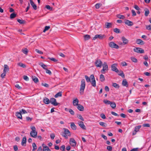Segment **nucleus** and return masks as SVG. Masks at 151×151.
<instances>
[{
  "instance_id": "nucleus-8",
  "label": "nucleus",
  "mask_w": 151,
  "mask_h": 151,
  "mask_svg": "<svg viewBox=\"0 0 151 151\" xmlns=\"http://www.w3.org/2000/svg\"><path fill=\"white\" fill-rule=\"evenodd\" d=\"M106 37V36L104 35H96L93 38V40H95L96 39L99 38L100 40H102Z\"/></svg>"
},
{
  "instance_id": "nucleus-22",
  "label": "nucleus",
  "mask_w": 151,
  "mask_h": 151,
  "mask_svg": "<svg viewBox=\"0 0 151 151\" xmlns=\"http://www.w3.org/2000/svg\"><path fill=\"white\" fill-rule=\"evenodd\" d=\"M16 116L19 119H22L21 113L20 111L17 112L16 113Z\"/></svg>"
},
{
  "instance_id": "nucleus-7",
  "label": "nucleus",
  "mask_w": 151,
  "mask_h": 151,
  "mask_svg": "<svg viewBox=\"0 0 151 151\" xmlns=\"http://www.w3.org/2000/svg\"><path fill=\"white\" fill-rule=\"evenodd\" d=\"M95 65L97 67L101 68L103 63L100 59H96L95 62Z\"/></svg>"
},
{
  "instance_id": "nucleus-38",
  "label": "nucleus",
  "mask_w": 151,
  "mask_h": 151,
  "mask_svg": "<svg viewBox=\"0 0 151 151\" xmlns=\"http://www.w3.org/2000/svg\"><path fill=\"white\" fill-rule=\"evenodd\" d=\"M17 16V14L14 13H12L10 14V18L12 19L14 18Z\"/></svg>"
},
{
  "instance_id": "nucleus-54",
  "label": "nucleus",
  "mask_w": 151,
  "mask_h": 151,
  "mask_svg": "<svg viewBox=\"0 0 151 151\" xmlns=\"http://www.w3.org/2000/svg\"><path fill=\"white\" fill-rule=\"evenodd\" d=\"M107 149L109 151H111L112 150V147L110 146H108L107 147Z\"/></svg>"
},
{
  "instance_id": "nucleus-5",
  "label": "nucleus",
  "mask_w": 151,
  "mask_h": 151,
  "mask_svg": "<svg viewBox=\"0 0 151 151\" xmlns=\"http://www.w3.org/2000/svg\"><path fill=\"white\" fill-rule=\"evenodd\" d=\"M108 44L109 46L111 48L116 49H118L119 48V46L113 42H109Z\"/></svg>"
},
{
  "instance_id": "nucleus-16",
  "label": "nucleus",
  "mask_w": 151,
  "mask_h": 151,
  "mask_svg": "<svg viewBox=\"0 0 151 151\" xmlns=\"http://www.w3.org/2000/svg\"><path fill=\"white\" fill-rule=\"evenodd\" d=\"M79 100L77 98L74 99L73 101V105L74 106H77L79 104Z\"/></svg>"
},
{
  "instance_id": "nucleus-61",
  "label": "nucleus",
  "mask_w": 151,
  "mask_h": 151,
  "mask_svg": "<svg viewBox=\"0 0 151 151\" xmlns=\"http://www.w3.org/2000/svg\"><path fill=\"white\" fill-rule=\"evenodd\" d=\"M55 137V135L54 134H50V137L52 139H54Z\"/></svg>"
},
{
  "instance_id": "nucleus-56",
  "label": "nucleus",
  "mask_w": 151,
  "mask_h": 151,
  "mask_svg": "<svg viewBox=\"0 0 151 151\" xmlns=\"http://www.w3.org/2000/svg\"><path fill=\"white\" fill-rule=\"evenodd\" d=\"M45 70L47 73L48 74L50 75H51L52 74V73L50 70L47 69V68Z\"/></svg>"
},
{
  "instance_id": "nucleus-13",
  "label": "nucleus",
  "mask_w": 151,
  "mask_h": 151,
  "mask_svg": "<svg viewBox=\"0 0 151 151\" xmlns=\"http://www.w3.org/2000/svg\"><path fill=\"white\" fill-rule=\"evenodd\" d=\"M116 64L115 63L112 64L111 66V70L116 73H118L119 70L116 68Z\"/></svg>"
},
{
  "instance_id": "nucleus-41",
  "label": "nucleus",
  "mask_w": 151,
  "mask_h": 151,
  "mask_svg": "<svg viewBox=\"0 0 151 151\" xmlns=\"http://www.w3.org/2000/svg\"><path fill=\"white\" fill-rule=\"evenodd\" d=\"M132 61L134 63H137V60L134 57H132L131 58Z\"/></svg>"
},
{
  "instance_id": "nucleus-36",
  "label": "nucleus",
  "mask_w": 151,
  "mask_h": 151,
  "mask_svg": "<svg viewBox=\"0 0 151 151\" xmlns=\"http://www.w3.org/2000/svg\"><path fill=\"white\" fill-rule=\"evenodd\" d=\"M84 40H89L90 38V36L88 35H85L84 36Z\"/></svg>"
},
{
  "instance_id": "nucleus-12",
  "label": "nucleus",
  "mask_w": 151,
  "mask_h": 151,
  "mask_svg": "<svg viewBox=\"0 0 151 151\" xmlns=\"http://www.w3.org/2000/svg\"><path fill=\"white\" fill-rule=\"evenodd\" d=\"M121 39L123 42V43H122L121 44H120L121 45H125L128 44L129 42V40L125 37H122Z\"/></svg>"
},
{
  "instance_id": "nucleus-2",
  "label": "nucleus",
  "mask_w": 151,
  "mask_h": 151,
  "mask_svg": "<svg viewBox=\"0 0 151 151\" xmlns=\"http://www.w3.org/2000/svg\"><path fill=\"white\" fill-rule=\"evenodd\" d=\"M32 131L30 132V135L31 137L33 138H36L37 137V132L36 131V128L34 126L31 127Z\"/></svg>"
},
{
  "instance_id": "nucleus-19",
  "label": "nucleus",
  "mask_w": 151,
  "mask_h": 151,
  "mask_svg": "<svg viewBox=\"0 0 151 151\" xmlns=\"http://www.w3.org/2000/svg\"><path fill=\"white\" fill-rule=\"evenodd\" d=\"M27 142L26 138L25 137H24L21 143V145L22 146H25L26 143Z\"/></svg>"
},
{
  "instance_id": "nucleus-15",
  "label": "nucleus",
  "mask_w": 151,
  "mask_h": 151,
  "mask_svg": "<svg viewBox=\"0 0 151 151\" xmlns=\"http://www.w3.org/2000/svg\"><path fill=\"white\" fill-rule=\"evenodd\" d=\"M78 124L79 126L83 129H86V127L82 121H80L78 122Z\"/></svg>"
},
{
  "instance_id": "nucleus-14",
  "label": "nucleus",
  "mask_w": 151,
  "mask_h": 151,
  "mask_svg": "<svg viewBox=\"0 0 151 151\" xmlns=\"http://www.w3.org/2000/svg\"><path fill=\"white\" fill-rule=\"evenodd\" d=\"M112 25V23H110L106 22L105 24V27L107 29L111 28Z\"/></svg>"
},
{
  "instance_id": "nucleus-55",
  "label": "nucleus",
  "mask_w": 151,
  "mask_h": 151,
  "mask_svg": "<svg viewBox=\"0 0 151 151\" xmlns=\"http://www.w3.org/2000/svg\"><path fill=\"white\" fill-rule=\"evenodd\" d=\"M35 50L36 52L38 53L39 54H42L43 53V52L42 51H40V50L38 49H36Z\"/></svg>"
},
{
  "instance_id": "nucleus-42",
  "label": "nucleus",
  "mask_w": 151,
  "mask_h": 151,
  "mask_svg": "<svg viewBox=\"0 0 151 151\" xmlns=\"http://www.w3.org/2000/svg\"><path fill=\"white\" fill-rule=\"evenodd\" d=\"M17 21L20 24H23L25 22L24 21L19 19H17Z\"/></svg>"
},
{
  "instance_id": "nucleus-11",
  "label": "nucleus",
  "mask_w": 151,
  "mask_h": 151,
  "mask_svg": "<svg viewBox=\"0 0 151 151\" xmlns=\"http://www.w3.org/2000/svg\"><path fill=\"white\" fill-rule=\"evenodd\" d=\"M50 103L54 106H57L58 104V103L56 102V99L53 98H51L50 99Z\"/></svg>"
},
{
  "instance_id": "nucleus-27",
  "label": "nucleus",
  "mask_w": 151,
  "mask_h": 151,
  "mask_svg": "<svg viewBox=\"0 0 151 151\" xmlns=\"http://www.w3.org/2000/svg\"><path fill=\"white\" fill-rule=\"evenodd\" d=\"M4 72H6L9 70V68L8 66L7 65H4Z\"/></svg>"
},
{
  "instance_id": "nucleus-17",
  "label": "nucleus",
  "mask_w": 151,
  "mask_h": 151,
  "mask_svg": "<svg viewBox=\"0 0 151 151\" xmlns=\"http://www.w3.org/2000/svg\"><path fill=\"white\" fill-rule=\"evenodd\" d=\"M125 23L126 24L129 26H131L133 24V22L128 20H126Z\"/></svg>"
},
{
  "instance_id": "nucleus-28",
  "label": "nucleus",
  "mask_w": 151,
  "mask_h": 151,
  "mask_svg": "<svg viewBox=\"0 0 151 151\" xmlns=\"http://www.w3.org/2000/svg\"><path fill=\"white\" fill-rule=\"evenodd\" d=\"M17 65L19 66L22 67L23 68H25L26 67V65L22 63L19 62L17 63Z\"/></svg>"
},
{
  "instance_id": "nucleus-43",
  "label": "nucleus",
  "mask_w": 151,
  "mask_h": 151,
  "mask_svg": "<svg viewBox=\"0 0 151 151\" xmlns=\"http://www.w3.org/2000/svg\"><path fill=\"white\" fill-rule=\"evenodd\" d=\"M112 86L114 87L117 88H118L119 87V85L116 83H113Z\"/></svg>"
},
{
  "instance_id": "nucleus-23",
  "label": "nucleus",
  "mask_w": 151,
  "mask_h": 151,
  "mask_svg": "<svg viewBox=\"0 0 151 151\" xmlns=\"http://www.w3.org/2000/svg\"><path fill=\"white\" fill-rule=\"evenodd\" d=\"M136 43L138 45H142L144 44V42L141 40L140 39H138L136 40Z\"/></svg>"
},
{
  "instance_id": "nucleus-48",
  "label": "nucleus",
  "mask_w": 151,
  "mask_h": 151,
  "mask_svg": "<svg viewBox=\"0 0 151 151\" xmlns=\"http://www.w3.org/2000/svg\"><path fill=\"white\" fill-rule=\"evenodd\" d=\"M118 74L119 75L121 76L122 78L124 77V75L122 71H121Z\"/></svg>"
},
{
  "instance_id": "nucleus-53",
  "label": "nucleus",
  "mask_w": 151,
  "mask_h": 151,
  "mask_svg": "<svg viewBox=\"0 0 151 151\" xmlns=\"http://www.w3.org/2000/svg\"><path fill=\"white\" fill-rule=\"evenodd\" d=\"M77 117L80 120L82 121L84 120L83 118L81 115H79L77 116Z\"/></svg>"
},
{
  "instance_id": "nucleus-18",
  "label": "nucleus",
  "mask_w": 151,
  "mask_h": 151,
  "mask_svg": "<svg viewBox=\"0 0 151 151\" xmlns=\"http://www.w3.org/2000/svg\"><path fill=\"white\" fill-rule=\"evenodd\" d=\"M31 5L33 8V9L35 10L37 9V6L35 4L32 0H29Z\"/></svg>"
},
{
  "instance_id": "nucleus-1",
  "label": "nucleus",
  "mask_w": 151,
  "mask_h": 151,
  "mask_svg": "<svg viewBox=\"0 0 151 151\" xmlns=\"http://www.w3.org/2000/svg\"><path fill=\"white\" fill-rule=\"evenodd\" d=\"M86 86L85 81L84 79H83L81 81V84L80 88V93L81 95L83 93L84 90L85 89Z\"/></svg>"
},
{
  "instance_id": "nucleus-26",
  "label": "nucleus",
  "mask_w": 151,
  "mask_h": 151,
  "mask_svg": "<svg viewBox=\"0 0 151 151\" xmlns=\"http://www.w3.org/2000/svg\"><path fill=\"white\" fill-rule=\"evenodd\" d=\"M122 83V85L124 86L127 87L128 86V82L125 79L123 80Z\"/></svg>"
},
{
  "instance_id": "nucleus-60",
  "label": "nucleus",
  "mask_w": 151,
  "mask_h": 151,
  "mask_svg": "<svg viewBox=\"0 0 151 151\" xmlns=\"http://www.w3.org/2000/svg\"><path fill=\"white\" fill-rule=\"evenodd\" d=\"M32 146L33 148H34L35 149H37V146L36 144L35 143H33L32 144Z\"/></svg>"
},
{
  "instance_id": "nucleus-40",
  "label": "nucleus",
  "mask_w": 151,
  "mask_h": 151,
  "mask_svg": "<svg viewBox=\"0 0 151 151\" xmlns=\"http://www.w3.org/2000/svg\"><path fill=\"white\" fill-rule=\"evenodd\" d=\"M32 79L33 81L35 83H37L39 81L37 77H32Z\"/></svg>"
},
{
  "instance_id": "nucleus-47",
  "label": "nucleus",
  "mask_w": 151,
  "mask_h": 151,
  "mask_svg": "<svg viewBox=\"0 0 151 151\" xmlns=\"http://www.w3.org/2000/svg\"><path fill=\"white\" fill-rule=\"evenodd\" d=\"M114 31L116 33H119L120 32V30L119 29L115 28L114 29Z\"/></svg>"
},
{
  "instance_id": "nucleus-6",
  "label": "nucleus",
  "mask_w": 151,
  "mask_h": 151,
  "mask_svg": "<svg viewBox=\"0 0 151 151\" xmlns=\"http://www.w3.org/2000/svg\"><path fill=\"white\" fill-rule=\"evenodd\" d=\"M90 78L91 79V81L90 82H91L92 86L94 87H95L96 86V82L95 80L93 75H91L90 76Z\"/></svg>"
},
{
  "instance_id": "nucleus-21",
  "label": "nucleus",
  "mask_w": 151,
  "mask_h": 151,
  "mask_svg": "<svg viewBox=\"0 0 151 151\" xmlns=\"http://www.w3.org/2000/svg\"><path fill=\"white\" fill-rule=\"evenodd\" d=\"M77 108L79 111H83L84 110L83 106L80 104L77 106Z\"/></svg>"
},
{
  "instance_id": "nucleus-10",
  "label": "nucleus",
  "mask_w": 151,
  "mask_h": 151,
  "mask_svg": "<svg viewBox=\"0 0 151 151\" xmlns=\"http://www.w3.org/2000/svg\"><path fill=\"white\" fill-rule=\"evenodd\" d=\"M70 144L72 147H75L77 144V142L73 138H70Z\"/></svg>"
},
{
  "instance_id": "nucleus-63",
  "label": "nucleus",
  "mask_w": 151,
  "mask_h": 151,
  "mask_svg": "<svg viewBox=\"0 0 151 151\" xmlns=\"http://www.w3.org/2000/svg\"><path fill=\"white\" fill-rule=\"evenodd\" d=\"M23 78L24 80H26V81H28L29 80L28 77L27 76H24Z\"/></svg>"
},
{
  "instance_id": "nucleus-35",
  "label": "nucleus",
  "mask_w": 151,
  "mask_h": 151,
  "mask_svg": "<svg viewBox=\"0 0 151 151\" xmlns=\"http://www.w3.org/2000/svg\"><path fill=\"white\" fill-rule=\"evenodd\" d=\"M117 17L119 19H124L125 18V17L123 15L120 14H118L117 15Z\"/></svg>"
},
{
  "instance_id": "nucleus-31",
  "label": "nucleus",
  "mask_w": 151,
  "mask_h": 151,
  "mask_svg": "<svg viewBox=\"0 0 151 151\" xmlns=\"http://www.w3.org/2000/svg\"><path fill=\"white\" fill-rule=\"evenodd\" d=\"M100 81L101 82H103L105 81V78L103 75L101 74L100 77Z\"/></svg>"
},
{
  "instance_id": "nucleus-29",
  "label": "nucleus",
  "mask_w": 151,
  "mask_h": 151,
  "mask_svg": "<svg viewBox=\"0 0 151 151\" xmlns=\"http://www.w3.org/2000/svg\"><path fill=\"white\" fill-rule=\"evenodd\" d=\"M141 127V125H138L135 127L134 130L135 131L138 132L139 131V129Z\"/></svg>"
},
{
  "instance_id": "nucleus-62",
  "label": "nucleus",
  "mask_w": 151,
  "mask_h": 151,
  "mask_svg": "<svg viewBox=\"0 0 151 151\" xmlns=\"http://www.w3.org/2000/svg\"><path fill=\"white\" fill-rule=\"evenodd\" d=\"M13 148L14 151H17L18 150V147L16 145H14L13 146Z\"/></svg>"
},
{
  "instance_id": "nucleus-4",
  "label": "nucleus",
  "mask_w": 151,
  "mask_h": 151,
  "mask_svg": "<svg viewBox=\"0 0 151 151\" xmlns=\"http://www.w3.org/2000/svg\"><path fill=\"white\" fill-rule=\"evenodd\" d=\"M103 69L101 70V72L103 74L105 73V71H107L108 70V66L106 62H104L102 64Z\"/></svg>"
},
{
  "instance_id": "nucleus-3",
  "label": "nucleus",
  "mask_w": 151,
  "mask_h": 151,
  "mask_svg": "<svg viewBox=\"0 0 151 151\" xmlns=\"http://www.w3.org/2000/svg\"><path fill=\"white\" fill-rule=\"evenodd\" d=\"M64 132L63 134H62L63 136L65 138L67 139L68 138V136L70 137L71 136V134L70 131L67 129L64 128Z\"/></svg>"
},
{
  "instance_id": "nucleus-34",
  "label": "nucleus",
  "mask_w": 151,
  "mask_h": 151,
  "mask_svg": "<svg viewBox=\"0 0 151 151\" xmlns=\"http://www.w3.org/2000/svg\"><path fill=\"white\" fill-rule=\"evenodd\" d=\"M103 102L106 104L109 105L110 104L111 102L110 101L106 99H105L104 100Z\"/></svg>"
},
{
  "instance_id": "nucleus-46",
  "label": "nucleus",
  "mask_w": 151,
  "mask_h": 151,
  "mask_svg": "<svg viewBox=\"0 0 151 151\" xmlns=\"http://www.w3.org/2000/svg\"><path fill=\"white\" fill-rule=\"evenodd\" d=\"M19 111L21 114H25L27 113V111L24 109H22Z\"/></svg>"
},
{
  "instance_id": "nucleus-9",
  "label": "nucleus",
  "mask_w": 151,
  "mask_h": 151,
  "mask_svg": "<svg viewBox=\"0 0 151 151\" xmlns=\"http://www.w3.org/2000/svg\"><path fill=\"white\" fill-rule=\"evenodd\" d=\"M134 52L139 53H143L144 52V50L140 47H135L133 49Z\"/></svg>"
},
{
  "instance_id": "nucleus-45",
  "label": "nucleus",
  "mask_w": 151,
  "mask_h": 151,
  "mask_svg": "<svg viewBox=\"0 0 151 151\" xmlns=\"http://www.w3.org/2000/svg\"><path fill=\"white\" fill-rule=\"evenodd\" d=\"M45 147V148H43V151H51L48 146Z\"/></svg>"
},
{
  "instance_id": "nucleus-58",
  "label": "nucleus",
  "mask_w": 151,
  "mask_h": 151,
  "mask_svg": "<svg viewBox=\"0 0 151 151\" xmlns=\"http://www.w3.org/2000/svg\"><path fill=\"white\" fill-rule=\"evenodd\" d=\"M26 120L27 121L30 122L32 120V118L29 117H27L26 118Z\"/></svg>"
},
{
  "instance_id": "nucleus-25",
  "label": "nucleus",
  "mask_w": 151,
  "mask_h": 151,
  "mask_svg": "<svg viewBox=\"0 0 151 151\" xmlns=\"http://www.w3.org/2000/svg\"><path fill=\"white\" fill-rule=\"evenodd\" d=\"M70 127L73 130H76V126L73 122L70 123Z\"/></svg>"
},
{
  "instance_id": "nucleus-57",
  "label": "nucleus",
  "mask_w": 151,
  "mask_h": 151,
  "mask_svg": "<svg viewBox=\"0 0 151 151\" xmlns=\"http://www.w3.org/2000/svg\"><path fill=\"white\" fill-rule=\"evenodd\" d=\"M121 65L123 66H126L127 65V63L125 62H122L121 63Z\"/></svg>"
},
{
  "instance_id": "nucleus-37",
  "label": "nucleus",
  "mask_w": 151,
  "mask_h": 151,
  "mask_svg": "<svg viewBox=\"0 0 151 151\" xmlns=\"http://www.w3.org/2000/svg\"><path fill=\"white\" fill-rule=\"evenodd\" d=\"M22 52L25 54H27L28 53V50L27 48H25L22 50Z\"/></svg>"
},
{
  "instance_id": "nucleus-24",
  "label": "nucleus",
  "mask_w": 151,
  "mask_h": 151,
  "mask_svg": "<svg viewBox=\"0 0 151 151\" xmlns=\"http://www.w3.org/2000/svg\"><path fill=\"white\" fill-rule=\"evenodd\" d=\"M39 65L41 66L45 70L47 68V66L45 65L42 62H40L39 63Z\"/></svg>"
},
{
  "instance_id": "nucleus-33",
  "label": "nucleus",
  "mask_w": 151,
  "mask_h": 151,
  "mask_svg": "<svg viewBox=\"0 0 151 151\" xmlns=\"http://www.w3.org/2000/svg\"><path fill=\"white\" fill-rule=\"evenodd\" d=\"M99 123L101 126L104 127H106L107 126V125L106 124L102 122H99Z\"/></svg>"
},
{
  "instance_id": "nucleus-64",
  "label": "nucleus",
  "mask_w": 151,
  "mask_h": 151,
  "mask_svg": "<svg viewBox=\"0 0 151 151\" xmlns=\"http://www.w3.org/2000/svg\"><path fill=\"white\" fill-rule=\"evenodd\" d=\"M100 116L104 119H105L106 118L105 115L103 114H101L100 115Z\"/></svg>"
},
{
  "instance_id": "nucleus-30",
  "label": "nucleus",
  "mask_w": 151,
  "mask_h": 151,
  "mask_svg": "<svg viewBox=\"0 0 151 151\" xmlns=\"http://www.w3.org/2000/svg\"><path fill=\"white\" fill-rule=\"evenodd\" d=\"M62 96V92H59L58 93L56 94L55 96L54 97L56 98L58 97H61Z\"/></svg>"
},
{
  "instance_id": "nucleus-32",
  "label": "nucleus",
  "mask_w": 151,
  "mask_h": 151,
  "mask_svg": "<svg viewBox=\"0 0 151 151\" xmlns=\"http://www.w3.org/2000/svg\"><path fill=\"white\" fill-rule=\"evenodd\" d=\"M110 105V106L113 109H114L116 107V104L114 102H111Z\"/></svg>"
},
{
  "instance_id": "nucleus-51",
  "label": "nucleus",
  "mask_w": 151,
  "mask_h": 151,
  "mask_svg": "<svg viewBox=\"0 0 151 151\" xmlns=\"http://www.w3.org/2000/svg\"><path fill=\"white\" fill-rule=\"evenodd\" d=\"M69 112L72 115H74V111L72 110L71 109H69Z\"/></svg>"
},
{
  "instance_id": "nucleus-50",
  "label": "nucleus",
  "mask_w": 151,
  "mask_h": 151,
  "mask_svg": "<svg viewBox=\"0 0 151 151\" xmlns=\"http://www.w3.org/2000/svg\"><path fill=\"white\" fill-rule=\"evenodd\" d=\"M60 149L62 151H65V146L64 145H62L60 147Z\"/></svg>"
},
{
  "instance_id": "nucleus-20",
  "label": "nucleus",
  "mask_w": 151,
  "mask_h": 151,
  "mask_svg": "<svg viewBox=\"0 0 151 151\" xmlns=\"http://www.w3.org/2000/svg\"><path fill=\"white\" fill-rule=\"evenodd\" d=\"M43 102L45 104H48L50 103V100L48 98L45 97L43 98Z\"/></svg>"
},
{
  "instance_id": "nucleus-49",
  "label": "nucleus",
  "mask_w": 151,
  "mask_h": 151,
  "mask_svg": "<svg viewBox=\"0 0 151 151\" xmlns=\"http://www.w3.org/2000/svg\"><path fill=\"white\" fill-rule=\"evenodd\" d=\"M50 26H46L45 27V28L43 31V32H45L46 31L48 30L50 28Z\"/></svg>"
},
{
  "instance_id": "nucleus-44",
  "label": "nucleus",
  "mask_w": 151,
  "mask_h": 151,
  "mask_svg": "<svg viewBox=\"0 0 151 151\" xmlns=\"http://www.w3.org/2000/svg\"><path fill=\"white\" fill-rule=\"evenodd\" d=\"M85 78H86V81L87 82H90V81H91V79L90 78H89L87 76H85Z\"/></svg>"
},
{
  "instance_id": "nucleus-52",
  "label": "nucleus",
  "mask_w": 151,
  "mask_h": 151,
  "mask_svg": "<svg viewBox=\"0 0 151 151\" xmlns=\"http://www.w3.org/2000/svg\"><path fill=\"white\" fill-rule=\"evenodd\" d=\"M150 12L149 10L147 9L146 11H145V16L146 17L149 14Z\"/></svg>"
},
{
  "instance_id": "nucleus-39",
  "label": "nucleus",
  "mask_w": 151,
  "mask_h": 151,
  "mask_svg": "<svg viewBox=\"0 0 151 151\" xmlns=\"http://www.w3.org/2000/svg\"><path fill=\"white\" fill-rule=\"evenodd\" d=\"M48 59H49L50 60L52 61L55 62H56L58 61V60L57 59H55V58H50V57H49L48 58Z\"/></svg>"
},
{
  "instance_id": "nucleus-59",
  "label": "nucleus",
  "mask_w": 151,
  "mask_h": 151,
  "mask_svg": "<svg viewBox=\"0 0 151 151\" xmlns=\"http://www.w3.org/2000/svg\"><path fill=\"white\" fill-rule=\"evenodd\" d=\"M146 28L147 29L151 31V25H149L148 26L146 25Z\"/></svg>"
}]
</instances>
